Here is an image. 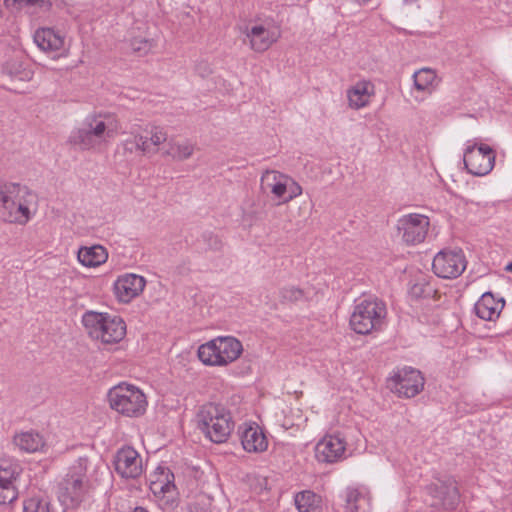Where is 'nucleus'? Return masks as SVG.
Masks as SVG:
<instances>
[{"label":"nucleus","instance_id":"1","mask_svg":"<svg viewBox=\"0 0 512 512\" xmlns=\"http://www.w3.org/2000/svg\"><path fill=\"white\" fill-rule=\"evenodd\" d=\"M120 129L118 119L112 114L89 115L81 126L71 131L68 142L80 151H96L114 139Z\"/></svg>","mask_w":512,"mask_h":512},{"label":"nucleus","instance_id":"2","mask_svg":"<svg viewBox=\"0 0 512 512\" xmlns=\"http://www.w3.org/2000/svg\"><path fill=\"white\" fill-rule=\"evenodd\" d=\"M36 211V196L28 187L13 182H0V217L5 222L26 225Z\"/></svg>","mask_w":512,"mask_h":512},{"label":"nucleus","instance_id":"3","mask_svg":"<svg viewBox=\"0 0 512 512\" xmlns=\"http://www.w3.org/2000/svg\"><path fill=\"white\" fill-rule=\"evenodd\" d=\"M196 419L198 428L214 443L226 442L235 426L231 412L215 403L202 405Z\"/></svg>","mask_w":512,"mask_h":512},{"label":"nucleus","instance_id":"4","mask_svg":"<svg viewBox=\"0 0 512 512\" xmlns=\"http://www.w3.org/2000/svg\"><path fill=\"white\" fill-rule=\"evenodd\" d=\"M386 314L385 303L368 296L356 302L350 316V326L358 334H370L382 329Z\"/></svg>","mask_w":512,"mask_h":512},{"label":"nucleus","instance_id":"5","mask_svg":"<svg viewBox=\"0 0 512 512\" xmlns=\"http://www.w3.org/2000/svg\"><path fill=\"white\" fill-rule=\"evenodd\" d=\"M82 322L92 338L105 344L118 343L126 335V323L117 315L88 311Z\"/></svg>","mask_w":512,"mask_h":512},{"label":"nucleus","instance_id":"6","mask_svg":"<svg viewBox=\"0 0 512 512\" xmlns=\"http://www.w3.org/2000/svg\"><path fill=\"white\" fill-rule=\"evenodd\" d=\"M110 407L126 417L142 416L148 406L147 397L137 386L121 382L108 392Z\"/></svg>","mask_w":512,"mask_h":512},{"label":"nucleus","instance_id":"7","mask_svg":"<svg viewBox=\"0 0 512 512\" xmlns=\"http://www.w3.org/2000/svg\"><path fill=\"white\" fill-rule=\"evenodd\" d=\"M242 343L233 336H218L198 348V357L209 366H226L242 354Z\"/></svg>","mask_w":512,"mask_h":512},{"label":"nucleus","instance_id":"8","mask_svg":"<svg viewBox=\"0 0 512 512\" xmlns=\"http://www.w3.org/2000/svg\"><path fill=\"white\" fill-rule=\"evenodd\" d=\"M264 193L271 194L280 203L286 204L303 193L301 185L290 175L277 170H266L260 178Z\"/></svg>","mask_w":512,"mask_h":512},{"label":"nucleus","instance_id":"9","mask_svg":"<svg viewBox=\"0 0 512 512\" xmlns=\"http://www.w3.org/2000/svg\"><path fill=\"white\" fill-rule=\"evenodd\" d=\"M249 42L250 48L258 53L267 51L281 37V29L272 19L251 22L240 30Z\"/></svg>","mask_w":512,"mask_h":512},{"label":"nucleus","instance_id":"10","mask_svg":"<svg viewBox=\"0 0 512 512\" xmlns=\"http://www.w3.org/2000/svg\"><path fill=\"white\" fill-rule=\"evenodd\" d=\"M463 163L467 171L474 176H485L494 167L495 152L483 143L468 140L465 143Z\"/></svg>","mask_w":512,"mask_h":512},{"label":"nucleus","instance_id":"11","mask_svg":"<svg viewBox=\"0 0 512 512\" xmlns=\"http://www.w3.org/2000/svg\"><path fill=\"white\" fill-rule=\"evenodd\" d=\"M150 491L163 510H172L177 506V490L174 474L166 467H158L150 478Z\"/></svg>","mask_w":512,"mask_h":512},{"label":"nucleus","instance_id":"12","mask_svg":"<svg viewBox=\"0 0 512 512\" xmlns=\"http://www.w3.org/2000/svg\"><path fill=\"white\" fill-rule=\"evenodd\" d=\"M396 228L405 245L416 246L425 241L430 229V220L423 214L409 213L397 220Z\"/></svg>","mask_w":512,"mask_h":512},{"label":"nucleus","instance_id":"13","mask_svg":"<svg viewBox=\"0 0 512 512\" xmlns=\"http://www.w3.org/2000/svg\"><path fill=\"white\" fill-rule=\"evenodd\" d=\"M466 266L467 260L461 249H443L434 256L432 262L435 275L444 279L457 278Z\"/></svg>","mask_w":512,"mask_h":512},{"label":"nucleus","instance_id":"14","mask_svg":"<svg viewBox=\"0 0 512 512\" xmlns=\"http://www.w3.org/2000/svg\"><path fill=\"white\" fill-rule=\"evenodd\" d=\"M424 386V378L420 371L404 367L389 378L388 387L399 396L411 398L420 393Z\"/></svg>","mask_w":512,"mask_h":512},{"label":"nucleus","instance_id":"15","mask_svg":"<svg viewBox=\"0 0 512 512\" xmlns=\"http://www.w3.org/2000/svg\"><path fill=\"white\" fill-rule=\"evenodd\" d=\"M431 496V506L443 509H455L460 501V493L456 481L452 477L438 479L426 487Z\"/></svg>","mask_w":512,"mask_h":512},{"label":"nucleus","instance_id":"16","mask_svg":"<svg viewBox=\"0 0 512 512\" xmlns=\"http://www.w3.org/2000/svg\"><path fill=\"white\" fill-rule=\"evenodd\" d=\"M22 472L20 464L15 460L0 462V504L12 503L18 497L17 480Z\"/></svg>","mask_w":512,"mask_h":512},{"label":"nucleus","instance_id":"17","mask_svg":"<svg viewBox=\"0 0 512 512\" xmlns=\"http://www.w3.org/2000/svg\"><path fill=\"white\" fill-rule=\"evenodd\" d=\"M90 486L81 482V480L72 479L64 476L58 485V500L64 510H73L77 508L87 496Z\"/></svg>","mask_w":512,"mask_h":512},{"label":"nucleus","instance_id":"18","mask_svg":"<svg viewBox=\"0 0 512 512\" xmlns=\"http://www.w3.org/2000/svg\"><path fill=\"white\" fill-rule=\"evenodd\" d=\"M114 467L118 475L125 479H136L143 473L140 454L130 446L119 449L114 456Z\"/></svg>","mask_w":512,"mask_h":512},{"label":"nucleus","instance_id":"19","mask_svg":"<svg viewBox=\"0 0 512 512\" xmlns=\"http://www.w3.org/2000/svg\"><path fill=\"white\" fill-rule=\"evenodd\" d=\"M238 434L243 449L248 453L260 454L269 446L264 429L256 422H244L238 428Z\"/></svg>","mask_w":512,"mask_h":512},{"label":"nucleus","instance_id":"20","mask_svg":"<svg viewBox=\"0 0 512 512\" xmlns=\"http://www.w3.org/2000/svg\"><path fill=\"white\" fill-rule=\"evenodd\" d=\"M35 44L53 59L67 56L68 48L65 37L52 28H39L33 36Z\"/></svg>","mask_w":512,"mask_h":512},{"label":"nucleus","instance_id":"21","mask_svg":"<svg viewBox=\"0 0 512 512\" xmlns=\"http://www.w3.org/2000/svg\"><path fill=\"white\" fill-rule=\"evenodd\" d=\"M146 286L143 276L134 273H124L117 277L113 283V292L116 299L121 303H130L138 297Z\"/></svg>","mask_w":512,"mask_h":512},{"label":"nucleus","instance_id":"22","mask_svg":"<svg viewBox=\"0 0 512 512\" xmlns=\"http://www.w3.org/2000/svg\"><path fill=\"white\" fill-rule=\"evenodd\" d=\"M346 442L339 435H326L315 446V457L322 463H335L345 458Z\"/></svg>","mask_w":512,"mask_h":512},{"label":"nucleus","instance_id":"23","mask_svg":"<svg viewBox=\"0 0 512 512\" xmlns=\"http://www.w3.org/2000/svg\"><path fill=\"white\" fill-rule=\"evenodd\" d=\"M375 95L372 82L360 80L351 85L346 91L348 106L353 110H360L370 105Z\"/></svg>","mask_w":512,"mask_h":512},{"label":"nucleus","instance_id":"24","mask_svg":"<svg viewBox=\"0 0 512 512\" xmlns=\"http://www.w3.org/2000/svg\"><path fill=\"white\" fill-rule=\"evenodd\" d=\"M13 444L24 453H45L48 449L44 436L34 430L15 433Z\"/></svg>","mask_w":512,"mask_h":512},{"label":"nucleus","instance_id":"25","mask_svg":"<svg viewBox=\"0 0 512 512\" xmlns=\"http://www.w3.org/2000/svg\"><path fill=\"white\" fill-rule=\"evenodd\" d=\"M505 301L503 298L496 299L490 292L484 293L474 305L476 315L485 321H495L499 318Z\"/></svg>","mask_w":512,"mask_h":512},{"label":"nucleus","instance_id":"26","mask_svg":"<svg viewBox=\"0 0 512 512\" xmlns=\"http://www.w3.org/2000/svg\"><path fill=\"white\" fill-rule=\"evenodd\" d=\"M346 512H369L371 496L366 487H348L344 492Z\"/></svg>","mask_w":512,"mask_h":512},{"label":"nucleus","instance_id":"27","mask_svg":"<svg viewBox=\"0 0 512 512\" xmlns=\"http://www.w3.org/2000/svg\"><path fill=\"white\" fill-rule=\"evenodd\" d=\"M77 259L84 267L96 268L108 260V251L99 244L83 246L77 252Z\"/></svg>","mask_w":512,"mask_h":512},{"label":"nucleus","instance_id":"28","mask_svg":"<svg viewBox=\"0 0 512 512\" xmlns=\"http://www.w3.org/2000/svg\"><path fill=\"white\" fill-rule=\"evenodd\" d=\"M97 468L98 465L96 463H93L88 457L83 456L79 457L70 465L65 476L81 480L82 483L91 487L92 475Z\"/></svg>","mask_w":512,"mask_h":512},{"label":"nucleus","instance_id":"29","mask_svg":"<svg viewBox=\"0 0 512 512\" xmlns=\"http://www.w3.org/2000/svg\"><path fill=\"white\" fill-rule=\"evenodd\" d=\"M440 81L441 79L437 76L436 71L431 68H421L413 74L414 89L428 95L437 89Z\"/></svg>","mask_w":512,"mask_h":512},{"label":"nucleus","instance_id":"30","mask_svg":"<svg viewBox=\"0 0 512 512\" xmlns=\"http://www.w3.org/2000/svg\"><path fill=\"white\" fill-rule=\"evenodd\" d=\"M131 138L123 141L122 146L126 153H141L146 155L151 153L150 143L147 136L140 133V126H133L130 131Z\"/></svg>","mask_w":512,"mask_h":512},{"label":"nucleus","instance_id":"31","mask_svg":"<svg viewBox=\"0 0 512 512\" xmlns=\"http://www.w3.org/2000/svg\"><path fill=\"white\" fill-rule=\"evenodd\" d=\"M194 150L195 146L190 141H176L170 139L163 150V155L175 161H184L193 155Z\"/></svg>","mask_w":512,"mask_h":512},{"label":"nucleus","instance_id":"32","mask_svg":"<svg viewBox=\"0 0 512 512\" xmlns=\"http://www.w3.org/2000/svg\"><path fill=\"white\" fill-rule=\"evenodd\" d=\"M3 71L12 79L19 81H30L34 75L29 65L18 57L7 60L3 66Z\"/></svg>","mask_w":512,"mask_h":512},{"label":"nucleus","instance_id":"33","mask_svg":"<svg viewBox=\"0 0 512 512\" xmlns=\"http://www.w3.org/2000/svg\"><path fill=\"white\" fill-rule=\"evenodd\" d=\"M294 502L299 512H322V498L313 491L297 493Z\"/></svg>","mask_w":512,"mask_h":512},{"label":"nucleus","instance_id":"34","mask_svg":"<svg viewBox=\"0 0 512 512\" xmlns=\"http://www.w3.org/2000/svg\"><path fill=\"white\" fill-rule=\"evenodd\" d=\"M145 131L149 135L147 138L150 143L151 152L157 151L158 147L167 141L168 135L164 127L147 125Z\"/></svg>","mask_w":512,"mask_h":512},{"label":"nucleus","instance_id":"35","mask_svg":"<svg viewBox=\"0 0 512 512\" xmlns=\"http://www.w3.org/2000/svg\"><path fill=\"white\" fill-rule=\"evenodd\" d=\"M280 298L283 303H297L307 299V296L304 290L295 286H287L280 290Z\"/></svg>","mask_w":512,"mask_h":512},{"label":"nucleus","instance_id":"36","mask_svg":"<svg viewBox=\"0 0 512 512\" xmlns=\"http://www.w3.org/2000/svg\"><path fill=\"white\" fill-rule=\"evenodd\" d=\"M24 512H50V504L45 499L31 497L24 502Z\"/></svg>","mask_w":512,"mask_h":512},{"label":"nucleus","instance_id":"37","mask_svg":"<svg viewBox=\"0 0 512 512\" xmlns=\"http://www.w3.org/2000/svg\"><path fill=\"white\" fill-rule=\"evenodd\" d=\"M151 47V42L144 38L134 39L131 41V48L136 52L146 53L151 49Z\"/></svg>","mask_w":512,"mask_h":512},{"label":"nucleus","instance_id":"38","mask_svg":"<svg viewBox=\"0 0 512 512\" xmlns=\"http://www.w3.org/2000/svg\"><path fill=\"white\" fill-rule=\"evenodd\" d=\"M32 0H5V6L11 10H20L24 6L30 4Z\"/></svg>","mask_w":512,"mask_h":512},{"label":"nucleus","instance_id":"39","mask_svg":"<svg viewBox=\"0 0 512 512\" xmlns=\"http://www.w3.org/2000/svg\"><path fill=\"white\" fill-rule=\"evenodd\" d=\"M410 292L412 295L420 297L424 293V288L421 284H415L412 286Z\"/></svg>","mask_w":512,"mask_h":512},{"label":"nucleus","instance_id":"40","mask_svg":"<svg viewBox=\"0 0 512 512\" xmlns=\"http://www.w3.org/2000/svg\"><path fill=\"white\" fill-rule=\"evenodd\" d=\"M504 270H505L506 272L512 273V262L508 263V264L505 266Z\"/></svg>","mask_w":512,"mask_h":512},{"label":"nucleus","instance_id":"41","mask_svg":"<svg viewBox=\"0 0 512 512\" xmlns=\"http://www.w3.org/2000/svg\"><path fill=\"white\" fill-rule=\"evenodd\" d=\"M132 512H148V510L143 507H136Z\"/></svg>","mask_w":512,"mask_h":512},{"label":"nucleus","instance_id":"42","mask_svg":"<svg viewBox=\"0 0 512 512\" xmlns=\"http://www.w3.org/2000/svg\"><path fill=\"white\" fill-rule=\"evenodd\" d=\"M407 3H414L416 2L417 0H405Z\"/></svg>","mask_w":512,"mask_h":512}]
</instances>
